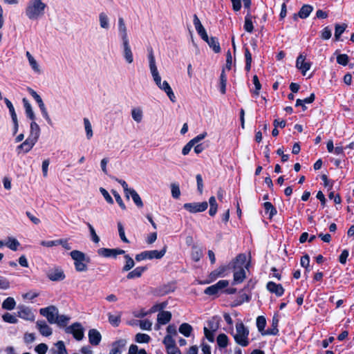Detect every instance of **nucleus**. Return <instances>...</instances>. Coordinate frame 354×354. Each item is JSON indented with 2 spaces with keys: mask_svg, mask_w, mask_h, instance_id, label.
Here are the masks:
<instances>
[{
  "mask_svg": "<svg viewBox=\"0 0 354 354\" xmlns=\"http://www.w3.org/2000/svg\"><path fill=\"white\" fill-rule=\"evenodd\" d=\"M47 5L41 0H30L26 8V15L30 20H35L43 16Z\"/></svg>",
  "mask_w": 354,
  "mask_h": 354,
  "instance_id": "f257e3e1",
  "label": "nucleus"
},
{
  "mask_svg": "<svg viewBox=\"0 0 354 354\" xmlns=\"http://www.w3.org/2000/svg\"><path fill=\"white\" fill-rule=\"evenodd\" d=\"M249 333L248 327L241 321H239L236 324V333L232 335L238 345L246 347L250 344Z\"/></svg>",
  "mask_w": 354,
  "mask_h": 354,
  "instance_id": "f03ea898",
  "label": "nucleus"
},
{
  "mask_svg": "<svg viewBox=\"0 0 354 354\" xmlns=\"http://www.w3.org/2000/svg\"><path fill=\"white\" fill-rule=\"evenodd\" d=\"M167 246L165 245V246L160 250H145L140 252V254H136L135 259L137 261H141L145 259H160L164 257L167 252Z\"/></svg>",
  "mask_w": 354,
  "mask_h": 354,
  "instance_id": "7ed1b4c3",
  "label": "nucleus"
},
{
  "mask_svg": "<svg viewBox=\"0 0 354 354\" xmlns=\"http://www.w3.org/2000/svg\"><path fill=\"white\" fill-rule=\"evenodd\" d=\"M70 255L74 261L75 269L77 272H86L88 269L84 263V253L80 250H73Z\"/></svg>",
  "mask_w": 354,
  "mask_h": 354,
  "instance_id": "20e7f679",
  "label": "nucleus"
},
{
  "mask_svg": "<svg viewBox=\"0 0 354 354\" xmlns=\"http://www.w3.org/2000/svg\"><path fill=\"white\" fill-rule=\"evenodd\" d=\"M148 51V59L149 63V68L151 73V75L153 76V80L156 83V84L160 87L161 85V77L159 75V73L158 71L156 65V60L153 55V50L151 47L147 48Z\"/></svg>",
  "mask_w": 354,
  "mask_h": 354,
  "instance_id": "39448f33",
  "label": "nucleus"
},
{
  "mask_svg": "<svg viewBox=\"0 0 354 354\" xmlns=\"http://www.w3.org/2000/svg\"><path fill=\"white\" fill-rule=\"evenodd\" d=\"M65 332L68 334H72L73 337L77 341L82 340L84 335V329L80 322H75L71 326L66 327Z\"/></svg>",
  "mask_w": 354,
  "mask_h": 354,
  "instance_id": "423d86ee",
  "label": "nucleus"
},
{
  "mask_svg": "<svg viewBox=\"0 0 354 354\" xmlns=\"http://www.w3.org/2000/svg\"><path fill=\"white\" fill-rule=\"evenodd\" d=\"M39 313L41 315L45 317L50 324H55L57 321L56 317L58 314V310L55 306H49L41 308Z\"/></svg>",
  "mask_w": 354,
  "mask_h": 354,
  "instance_id": "0eeeda50",
  "label": "nucleus"
},
{
  "mask_svg": "<svg viewBox=\"0 0 354 354\" xmlns=\"http://www.w3.org/2000/svg\"><path fill=\"white\" fill-rule=\"evenodd\" d=\"M208 207V203L203 201L201 203H187L183 205V208L190 213L195 214L203 212Z\"/></svg>",
  "mask_w": 354,
  "mask_h": 354,
  "instance_id": "6e6552de",
  "label": "nucleus"
},
{
  "mask_svg": "<svg viewBox=\"0 0 354 354\" xmlns=\"http://www.w3.org/2000/svg\"><path fill=\"white\" fill-rule=\"evenodd\" d=\"M228 285L229 281L227 280H220L216 283L207 287L204 293L210 296L216 295L221 290L226 288Z\"/></svg>",
  "mask_w": 354,
  "mask_h": 354,
  "instance_id": "1a4fd4ad",
  "label": "nucleus"
},
{
  "mask_svg": "<svg viewBox=\"0 0 354 354\" xmlns=\"http://www.w3.org/2000/svg\"><path fill=\"white\" fill-rule=\"evenodd\" d=\"M97 254L103 257L109 258H116L117 255L118 254H124L125 251L124 250L120 249V248H102L98 249Z\"/></svg>",
  "mask_w": 354,
  "mask_h": 354,
  "instance_id": "9d476101",
  "label": "nucleus"
},
{
  "mask_svg": "<svg viewBox=\"0 0 354 354\" xmlns=\"http://www.w3.org/2000/svg\"><path fill=\"white\" fill-rule=\"evenodd\" d=\"M312 63L310 62H306V56L300 54L296 60V67L300 70L301 74L305 75L306 72L310 70Z\"/></svg>",
  "mask_w": 354,
  "mask_h": 354,
  "instance_id": "9b49d317",
  "label": "nucleus"
},
{
  "mask_svg": "<svg viewBox=\"0 0 354 354\" xmlns=\"http://www.w3.org/2000/svg\"><path fill=\"white\" fill-rule=\"evenodd\" d=\"M267 290L274 294L277 297H281L285 292V290L281 283H276L274 281H268L266 284Z\"/></svg>",
  "mask_w": 354,
  "mask_h": 354,
  "instance_id": "f8f14e48",
  "label": "nucleus"
},
{
  "mask_svg": "<svg viewBox=\"0 0 354 354\" xmlns=\"http://www.w3.org/2000/svg\"><path fill=\"white\" fill-rule=\"evenodd\" d=\"M47 277L53 281H59L65 279L66 275L60 268H56L47 273Z\"/></svg>",
  "mask_w": 354,
  "mask_h": 354,
  "instance_id": "ddd939ff",
  "label": "nucleus"
},
{
  "mask_svg": "<svg viewBox=\"0 0 354 354\" xmlns=\"http://www.w3.org/2000/svg\"><path fill=\"white\" fill-rule=\"evenodd\" d=\"M193 24L196 30L197 31V33L201 36V39L203 40L207 39V33L196 14H194L193 16Z\"/></svg>",
  "mask_w": 354,
  "mask_h": 354,
  "instance_id": "4468645a",
  "label": "nucleus"
},
{
  "mask_svg": "<svg viewBox=\"0 0 354 354\" xmlns=\"http://www.w3.org/2000/svg\"><path fill=\"white\" fill-rule=\"evenodd\" d=\"M89 343L93 346H97L102 340L100 333L95 328L90 329L88 333Z\"/></svg>",
  "mask_w": 354,
  "mask_h": 354,
  "instance_id": "2eb2a0df",
  "label": "nucleus"
},
{
  "mask_svg": "<svg viewBox=\"0 0 354 354\" xmlns=\"http://www.w3.org/2000/svg\"><path fill=\"white\" fill-rule=\"evenodd\" d=\"M279 319L278 313H275L272 319L271 328L266 330L265 334L268 335H279Z\"/></svg>",
  "mask_w": 354,
  "mask_h": 354,
  "instance_id": "dca6fc26",
  "label": "nucleus"
},
{
  "mask_svg": "<svg viewBox=\"0 0 354 354\" xmlns=\"http://www.w3.org/2000/svg\"><path fill=\"white\" fill-rule=\"evenodd\" d=\"M227 269V267L226 266H221L217 269L212 271L208 276L209 281L206 283H210L215 281L218 277H224Z\"/></svg>",
  "mask_w": 354,
  "mask_h": 354,
  "instance_id": "f3484780",
  "label": "nucleus"
},
{
  "mask_svg": "<svg viewBox=\"0 0 354 354\" xmlns=\"http://www.w3.org/2000/svg\"><path fill=\"white\" fill-rule=\"evenodd\" d=\"M247 261V256L244 253L239 254L232 261V268L236 270L237 268H243Z\"/></svg>",
  "mask_w": 354,
  "mask_h": 354,
  "instance_id": "a211bd4d",
  "label": "nucleus"
},
{
  "mask_svg": "<svg viewBox=\"0 0 354 354\" xmlns=\"http://www.w3.org/2000/svg\"><path fill=\"white\" fill-rule=\"evenodd\" d=\"M238 270L234 271L233 274L232 285L241 283L246 277V273L244 268H238Z\"/></svg>",
  "mask_w": 354,
  "mask_h": 354,
  "instance_id": "6ab92c4d",
  "label": "nucleus"
},
{
  "mask_svg": "<svg viewBox=\"0 0 354 354\" xmlns=\"http://www.w3.org/2000/svg\"><path fill=\"white\" fill-rule=\"evenodd\" d=\"M207 43L208 46L215 53H219L221 50L220 44L218 42V39L216 37H210L207 36V39L204 40Z\"/></svg>",
  "mask_w": 354,
  "mask_h": 354,
  "instance_id": "aec40b11",
  "label": "nucleus"
},
{
  "mask_svg": "<svg viewBox=\"0 0 354 354\" xmlns=\"http://www.w3.org/2000/svg\"><path fill=\"white\" fill-rule=\"evenodd\" d=\"M122 42L124 47V57L129 64H131L133 61V57L131 47L129 46V40L122 41Z\"/></svg>",
  "mask_w": 354,
  "mask_h": 354,
  "instance_id": "412c9836",
  "label": "nucleus"
},
{
  "mask_svg": "<svg viewBox=\"0 0 354 354\" xmlns=\"http://www.w3.org/2000/svg\"><path fill=\"white\" fill-rule=\"evenodd\" d=\"M171 313L169 311L162 310L157 316V321L159 324L165 325L170 322L171 319Z\"/></svg>",
  "mask_w": 354,
  "mask_h": 354,
  "instance_id": "4be33fe9",
  "label": "nucleus"
},
{
  "mask_svg": "<svg viewBox=\"0 0 354 354\" xmlns=\"http://www.w3.org/2000/svg\"><path fill=\"white\" fill-rule=\"evenodd\" d=\"M147 266H138L136 267L134 270L129 272L127 275V279H133L135 278L140 277L143 272L147 270Z\"/></svg>",
  "mask_w": 354,
  "mask_h": 354,
  "instance_id": "5701e85b",
  "label": "nucleus"
},
{
  "mask_svg": "<svg viewBox=\"0 0 354 354\" xmlns=\"http://www.w3.org/2000/svg\"><path fill=\"white\" fill-rule=\"evenodd\" d=\"M17 314L18 317L26 320H32L34 317L30 309L25 306L20 307Z\"/></svg>",
  "mask_w": 354,
  "mask_h": 354,
  "instance_id": "b1692460",
  "label": "nucleus"
},
{
  "mask_svg": "<svg viewBox=\"0 0 354 354\" xmlns=\"http://www.w3.org/2000/svg\"><path fill=\"white\" fill-rule=\"evenodd\" d=\"M40 135V128L39 126L35 122V120H32L30 123V131L29 138H32L34 140L37 142L39 137Z\"/></svg>",
  "mask_w": 354,
  "mask_h": 354,
  "instance_id": "393cba45",
  "label": "nucleus"
},
{
  "mask_svg": "<svg viewBox=\"0 0 354 354\" xmlns=\"http://www.w3.org/2000/svg\"><path fill=\"white\" fill-rule=\"evenodd\" d=\"M37 326L39 328V333L45 337H48L52 335L51 328L44 322H37Z\"/></svg>",
  "mask_w": 354,
  "mask_h": 354,
  "instance_id": "a878e982",
  "label": "nucleus"
},
{
  "mask_svg": "<svg viewBox=\"0 0 354 354\" xmlns=\"http://www.w3.org/2000/svg\"><path fill=\"white\" fill-rule=\"evenodd\" d=\"M161 90H163L167 95L168 97L172 102H176V97L175 95L169 84V83L167 81H163L162 83H161L160 87H159Z\"/></svg>",
  "mask_w": 354,
  "mask_h": 354,
  "instance_id": "bb28decb",
  "label": "nucleus"
},
{
  "mask_svg": "<svg viewBox=\"0 0 354 354\" xmlns=\"http://www.w3.org/2000/svg\"><path fill=\"white\" fill-rule=\"evenodd\" d=\"M126 344V340L120 339L114 342L112 344V348L111 349L110 354H121V348H123Z\"/></svg>",
  "mask_w": 354,
  "mask_h": 354,
  "instance_id": "cd10ccee",
  "label": "nucleus"
},
{
  "mask_svg": "<svg viewBox=\"0 0 354 354\" xmlns=\"http://www.w3.org/2000/svg\"><path fill=\"white\" fill-rule=\"evenodd\" d=\"M257 327L258 328L259 332L263 335L266 336L268 334H265L266 333V330H265L266 326V317L263 315L258 316L256 321Z\"/></svg>",
  "mask_w": 354,
  "mask_h": 354,
  "instance_id": "c85d7f7f",
  "label": "nucleus"
},
{
  "mask_svg": "<svg viewBox=\"0 0 354 354\" xmlns=\"http://www.w3.org/2000/svg\"><path fill=\"white\" fill-rule=\"evenodd\" d=\"M244 30L249 33H252L254 30V26L252 23V16L250 12L248 11L245 17V21L243 26Z\"/></svg>",
  "mask_w": 354,
  "mask_h": 354,
  "instance_id": "c756f323",
  "label": "nucleus"
},
{
  "mask_svg": "<svg viewBox=\"0 0 354 354\" xmlns=\"http://www.w3.org/2000/svg\"><path fill=\"white\" fill-rule=\"evenodd\" d=\"M313 10V7L308 4H304L298 12V16L301 19H306Z\"/></svg>",
  "mask_w": 354,
  "mask_h": 354,
  "instance_id": "7c9ffc66",
  "label": "nucleus"
},
{
  "mask_svg": "<svg viewBox=\"0 0 354 354\" xmlns=\"http://www.w3.org/2000/svg\"><path fill=\"white\" fill-rule=\"evenodd\" d=\"M22 102L24 104L26 116L31 120H35V113L32 111L31 104L29 103L28 100L26 97H24Z\"/></svg>",
  "mask_w": 354,
  "mask_h": 354,
  "instance_id": "2f4dec72",
  "label": "nucleus"
},
{
  "mask_svg": "<svg viewBox=\"0 0 354 354\" xmlns=\"http://www.w3.org/2000/svg\"><path fill=\"white\" fill-rule=\"evenodd\" d=\"M244 56L245 60V70L246 72H249L251 69L252 57L250 49L248 47H244Z\"/></svg>",
  "mask_w": 354,
  "mask_h": 354,
  "instance_id": "473e14b6",
  "label": "nucleus"
},
{
  "mask_svg": "<svg viewBox=\"0 0 354 354\" xmlns=\"http://www.w3.org/2000/svg\"><path fill=\"white\" fill-rule=\"evenodd\" d=\"M118 30L121 34L122 41L129 40L127 32V28L122 17H119L118 19Z\"/></svg>",
  "mask_w": 354,
  "mask_h": 354,
  "instance_id": "72a5a7b5",
  "label": "nucleus"
},
{
  "mask_svg": "<svg viewBox=\"0 0 354 354\" xmlns=\"http://www.w3.org/2000/svg\"><path fill=\"white\" fill-rule=\"evenodd\" d=\"M162 343L165 346L167 351L171 350L173 348H176V342L173 337L170 335H166L163 339Z\"/></svg>",
  "mask_w": 354,
  "mask_h": 354,
  "instance_id": "f704fd0d",
  "label": "nucleus"
},
{
  "mask_svg": "<svg viewBox=\"0 0 354 354\" xmlns=\"http://www.w3.org/2000/svg\"><path fill=\"white\" fill-rule=\"evenodd\" d=\"M216 342L219 348H226L229 344V338L225 333H221L217 336Z\"/></svg>",
  "mask_w": 354,
  "mask_h": 354,
  "instance_id": "c9c22d12",
  "label": "nucleus"
},
{
  "mask_svg": "<svg viewBox=\"0 0 354 354\" xmlns=\"http://www.w3.org/2000/svg\"><path fill=\"white\" fill-rule=\"evenodd\" d=\"M131 195L134 203L138 208H142L144 206L143 202L140 196V195L137 193L135 189H131L129 192V196Z\"/></svg>",
  "mask_w": 354,
  "mask_h": 354,
  "instance_id": "e433bc0d",
  "label": "nucleus"
},
{
  "mask_svg": "<svg viewBox=\"0 0 354 354\" xmlns=\"http://www.w3.org/2000/svg\"><path fill=\"white\" fill-rule=\"evenodd\" d=\"M178 330L185 337H189L193 331V328L189 324L183 323L179 326Z\"/></svg>",
  "mask_w": 354,
  "mask_h": 354,
  "instance_id": "4c0bfd02",
  "label": "nucleus"
},
{
  "mask_svg": "<svg viewBox=\"0 0 354 354\" xmlns=\"http://www.w3.org/2000/svg\"><path fill=\"white\" fill-rule=\"evenodd\" d=\"M263 207L266 213L269 214V218L270 219L277 214L276 207L270 202H265L263 203Z\"/></svg>",
  "mask_w": 354,
  "mask_h": 354,
  "instance_id": "58836bf2",
  "label": "nucleus"
},
{
  "mask_svg": "<svg viewBox=\"0 0 354 354\" xmlns=\"http://www.w3.org/2000/svg\"><path fill=\"white\" fill-rule=\"evenodd\" d=\"M347 28L346 24H336L335 26V40L338 41L341 35L344 33Z\"/></svg>",
  "mask_w": 354,
  "mask_h": 354,
  "instance_id": "ea45409f",
  "label": "nucleus"
},
{
  "mask_svg": "<svg viewBox=\"0 0 354 354\" xmlns=\"http://www.w3.org/2000/svg\"><path fill=\"white\" fill-rule=\"evenodd\" d=\"M209 214L211 216H214L218 210V204L216 201V198L212 196L209 198Z\"/></svg>",
  "mask_w": 354,
  "mask_h": 354,
  "instance_id": "a19ab883",
  "label": "nucleus"
},
{
  "mask_svg": "<svg viewBox=\"0 0 354 354\" xmlns=\"http://www.w3.org/2000/svg\"><path fill=\"white\" fill-rule=\"evenodd\" d=\"M36 143L37 142L32 139V138L28 137L26 140L21 143L24 147V153L29 152Z\"/></svg>",
  "mask_w": 354,
  "mask_h": 354,
  "instance_id": "79ce46f5",
  "label": "nucleus"
},
{
  "mask_svg": "<svg viewBox=\"0 0 354 354\" xmlns=\"http://www.w3.org/2000/svg\"><path fill=\"white\" fill-rule=\"evenodd\" d=\"M16 302L14 298L9 297H7L2 304V308L5 310H11L15 308Z\"/></svg>",
  "mask_w": 354,
  "mask_h": 354,
  "instance_id": "37998d69",
  "label": "nucleus"
},
{
  "mask_svg": "<svg viewBox=\"0 0 354 354\" xmlns=\"http://www.w3.org/2000/svg\"><path fill=\"white\" fill-rule=\"evenodd\" d=\"M227 75L225 70L223 69L220 75V92L221 94L226 93Z\"/></svg>",
  "mask_w": 354,
  "mask_h": 354,
  "instance_id": "c03bdc74",
  "label": "nucleus"
},
{
  "mask_svg": "<svg viewBox=\"0 0 354 354\" xmlns=\"http://www.w3.org/2000/svg\"><path fill=\"white\" fill-rule=\"evenodd\" d=\"M124 258L125 259L126 262L124 266L122 267V272H127L134 267L135 262L129 254H124Z\"/></svg>",
  "mask_w": 354,
  "mask_h": 354,
  "instance_id": "a18cd8bd",
  "label": "nucleus"
},
{
  "mask_svg": "<svg viewBox=\"0 0 354 354\" xmlns=\"http://www.w3.org/2000/svg\"><path fill=\"white\" fill-rule=\"evenodd\" d=\"M6 245L12 251H17L20 245L19 242L15 238L8 237Z\"/></svg>",
  "mask_w": 354,
  "mask_h": 354,
  "instance_id": "49530a36",
  "label": "nucleus"
},
{
  "mask_svg": "<svg viewBox=\"0 0 354 354\" xmlns=\"http://www.w3.org/2000/svg\"><path fill=\"white\" fill-rule=\"evenodd\" d=\"M108 319L109 323L114 327H118L121 322V313L118 315H113L111 313L108 314Z\"/></svg>",
  "mask_w": 354,
  "mask_h": 354,
  "instance_id": "de8ad7c7",
  "label": "nucleus"
},
{
  "mask_svg": "<svg viewBox=\"0 0 354 354\" xmlns=\"http://www.w3.org/2000/svg\"><path fill=\"white\" fill-rule=\"evenodd\" d=\"M3 101H4L5 104H6V106L9 109V112H10L12 120L17 119V113L15 112V107H14L12 103L11 102V101L9 100L6 97L3 98Z\"/></svg>",
  "mask_w": 354,
  "mask_h": 354,
  "instance_id": "09e8293b",
  "label": "nucleus"
},
{
  "mask_svg": "<svg viewBox=\"0 0 354 354\" xmlns=\"http://www.w3.org/2000/svg\"><path fill=\"white\" fill-rule=\"evenodd\" d=\"M151 337L149 335L145 333H137L135 337V341L139 344L149 343Z\"/></svg>",
  "mask_w": 354,
  "mask_h": 354,
  "instance_id": "8fccbe9b",
  "label": "nucleus"
},
{
  "mask_svg": "<svg viewBox=\"0 0 354 354\" xmlns=\"http://www.w3.org/2000/svg\"><path fill=\"white\" fill-rule=\"evenodd\" d=\"M208 329L216 332L219 328V321L216 317H213L210 320L207 322Z\"/></svg>",
  "mask_w": 354,
  "mask_h": 354,
  "instance_id": "3c124183",
  "label": "nucleus"
},
{
  "mask_svg": "<svg viewBox=\"0 0 354 354\" xmlns=\"http://www.w3.org/2000/svg\"><path fill=\"white\" fill-rule=\"evenodd\" d=\"M252 82L255 86V89L252 91V94L255 96H258L259 95L260 90L261 89V84L260 83L257 75H254L252 77Z\"/></svg>",
  "mask_w": 354,
  "mask_h": 354,
  "instance_id": "603ef678",
  "label": "nucleus"
},
{
  "mask_svg": "<svg viewBox=\"0 0 354 354\" xmlns=\"http://www.w3.org/2000/svg\"><path fill=\"white\" fill-rule=\"evenodd\" d=\"M56 319L57 321L55 323H57L59 326L65 327L68 324L70 317L64 315H59L57 314Z\"/></svg>",
  "mask_w": 354,
  "mask_h": 354,
  "instance_id": "864d4df0",
  "label": "nucleus"
},
{
  "mask_svg": "<svg viewBox=\"0 0 354 354\" xmlns=\"http://www.w3.org/2000/svg\"><path fill=\"white\" fill-rule=\"evenodd\" d=\"M113 178L122 185V188L124 189V192L125 194V196H126L127 198L129 200V192L130 191H131V189H133L132 188H129L128 184L127 183V182L125 180H124L122 179H119V178H115V177H113Z\"/></svg>",
  "mask_w": 354,
  "mask_h": 354,
  "instance_id": "5fc2aeb1",
  "label": "nucleus"
},
{
  "mask_svg": "<svg viewBox=\"0 0 354 354\" xmlns=\"http://www.w3.org/2000/svg\"><path fill=\"white\" fill-rule=\"evenodd\" d=\"M111 193L113 195V196L115 197V201H116L117 203L118 204V205L120 206V207L122 210H126L127 207H126L125 204L124 203V202H123L120 195L118 194V192L114 189H112Z\"/></svg>",
  "mask_w": 354,
  "mask_h": 354,
  "instance_id": "6e6d98bb",
  "label": "nucleus"
},
{
  "mask_svg": "<svg viewBox=\"0 0 354 354\" xmlns=\"http://www.w3.org/2000/svg\"><path fill=\"white\" fill-rule=\"evenodd\" d=\"M321 179L324 182V186L328 188V191L332 190L335 181L333 180H329L326 174H322Z\"/></svg>",
  "mask_w": 354,
  "mask_h": 354,
  "instance_id": "4d7b16f0",
  "label": "nucleus"
},
{
  "mask_svg": "<svg viewBox=\"0 0 354 354\" xmlns=\"http://www.w3.org/2000/svg\"><path fill=\"white\" fill-rule=\"evenodd\" d=\"M203 257V252L201 249H198L196 247L194 248V250L192 252V259L194 262H198Z\"/></svg>",
  "mask_w": 354,
  "mask_h": 354,
  "instance_id": "13d9d810",
  "label": "nucleus"
},
{
  "mask_svg": "<svg viewBox=\"0 0 354 354\" xmlns=\"http://www.w3.org/2000/svg\"><path fill=\"white\" fill-rule=\"evenodd\" d=\"M171 196L174 198L178 199L180 196V190L178 184L172 183L171 185Z\"/></svg>",
  "mask_w": 354,
  "mask_h": 354,
  "instance_id": "bf43d9fd",
  "label": "nucleus"
},
{
  "mask_svg": "<svg viewBox=\"0 0 354 354\" xmlns=\"http://www.w3.org/2000/svg\"><path fill=\"white\" fill-rule=\"evenodd\" d=\"M131 115L133 119L137 122H140L142 119V112L140 109H133Z\"/></svg>",
  "mask_w": 354,
  "mask_h": 354,
  "instance_id": "052dcab7",
  "label": "nucleus"
},
{
  "mask_svg": "<svg viewBox=\"0 0 354 354\" xmlns=\"http://www.w3.org/2000/svg\"><path fill=\"white\" fill-rule=\"evenodd\" d=\"M84 124L85 127V131L86 133V137L88 139H90L93 136V131L91 122H89L88 118H84Z\"/></svg>",
  "mask_w": 354,
  "mask_h": 354,
  "instance_id": "680f3d73",
  "label": "nucleus"
},
{
  "mask_svg": "<svg viewBox=\"0 0 354 354\" xmlns=\"http://www.w3.org/2000/svg\"><path fill=\"white\" fill-rule=\"evenodd\" d=\"M2 318L5 322L10 324H16L18 322V319L16 318V317L9 313H6L3 314Z\"/></svg>",
  "mask_w": 354,
  "mask_h": 354,
  "instance_id": "e2e57ef3",
  "label": "nucleus"
},
{
  "mask_svg": "<svg viewBox=\"0 0 354 354\" xmlns=\"http://www.w3.org/2000/svg\"><path fill=\"white\" fill-rule=\"evenodd\" d=\"M348 61L349 57L346 54H339L337 56V62L340 65L345 66L348 65Z\"/></svg>",
  "mask_w": 354,
  "mask_h": 354,
  "instance_id": "0e129e2a",
  "label": "nucleus"
},
{
  "mask_svg": "<svg viewBox=\"0 0 354 354\" xmlns=\"http://www.w3.org/2000/svg\"><path fill=\"white\" fill-rule=\"evenodd\" d=\"M100 26L103 28H109V19L106 15L104 12L100 14L99 16Z\"/></svg>",
  "mask_w": 354,
  "mask_h": 354,
  "instance_id": "69168bd1",
  "label": "nucleus"
},
{
  "mask_svg": "<svg viewBox=\"0 0 354 354\" xmlns=\"http://www.w3.org/2000/svg\"><path fill=\"white\" fill-rule=\"evenodd\" d=\"M332 32L329 26H326L320 32V37L324 40H328L331 37Z\"/></svg>",
  "mask_w": 354,
  "mask_h": 354,
  "instance_id": "338daca9",
  "label": "nucleus"
},
{
  "mask_svg": "<svg viewBox=\"0 0 354 354\" xmlns=\"http://www.w3.org/2000/svg\"><path fill=\"white\" fill-rule=\"evenodd\" d=\"M257 281L256 279H250L241 291H248L250 292L256 286Z\"/></svg>",
  "mask_w": 354,
  "mask_h": 354,
  "instance_id": "774afa93",
  "label": "nucleus"
}]
</instances>
